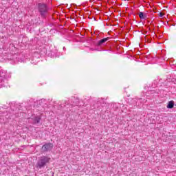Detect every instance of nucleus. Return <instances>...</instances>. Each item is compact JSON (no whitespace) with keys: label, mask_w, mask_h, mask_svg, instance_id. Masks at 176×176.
Segmentation results:
<instances>
[{"label":"nucleus","mask_w":176,"mask_h":176,"mask_svg":"<svg viewBox=\"0 0 176 176\" xmlns=\"http://www.w3.org/2000/svg\"><path fill=\"white\" fill-rule=\"evenodd\" d=\"M139 17H140V19H141V20L146 19V17H147L146 13H144L142 12H140L139 13Z\"/></svg>","instance_id":"nucleus-7"},{"label":"nucleus","mask_w":176,"mask_h":176,"mask_svg":"<svg viewBox=\"0 0 176 176\" xmlns=\"http://www.w3.org/2000/svg\"><path fill=\"white\" fill-rule=\"evenodd\" d=\"M6 80V79L5 78V76H0V83H1V85H0V87H2V84L3 83V82H5Z\"/></svg>","instance_id":"nucleus-9"},{"label":"nucleus","mask_w":176,"mask_h":176,"mask_svg":"<svg viewBox=\"0 0 176 176\" xmlns=\"http://www.w3.org/2000/svg\"><path fill=\"white\" fill-rule=\"evenodd\" d=\"M140 100V101H141V100H142V98H140V99H139Z\"/></svg>","instance_id":"nucleus-12"},{"label":"nucleus","mask_w":176,"mask_h":176,"mask_svg":"<svg viewBox=\"0 0 176 176\" xmlns=\"http://www.w3.org/2000/svg\"><path fill=\"white\" fill-rule=\"evenodd\" d=\"M51 158L48 156H41L37 162L36 166L38 168H43L48 163H50Z\"/></svg>","instance_id":"nucleus-1"},{"label":"nucleus","mask_w":176,"mask_h":176,"mask_svg":"<svg viewBox=\"0 0 176 176\" xmlns=\"http://www.w3.org/2000/svg\"><path fill=\"white\" fill-rule=\"evenodd\" d=\"M8 119H10V114L8 113V112L0 111V120L6 122Z\"/></svg>","instance_id":"nucleus-4"},{"label":"nucleus","mask_w":176,"mask_h":176,"mask_svg":"<svg viewBox=\"0 0 176 176\" xmlns=\"http://www.w3.org/2000/svg\"><path fill=\"white\" fill-rule=\"evenodd\" d=\"M108 41H109V37L102 38L98 42L97 46H102V45H104L105 42H108Z\"/></svg>","instance_id":"nucleus-5"},{"label":"nucleus","mask_w":176,"mask_h":176,"mask_svg":"<svg viewBox=\"0 0 176 176\" xmlns=\"http://www.w3.org/2000/svg\"><path fill=\"white\" fill-rule=\"evenodd\" d=\"M144 102H146V100H144Z\"/></svg>","instance_id":"nucleus-11"},{"label":"nucleus","mask_w":176,"mask_h":176,"mask_svg":"<svg viewBox=\"0 0 176 176\" xmlns=\"http://www.w3.org/2000/svg\"><path fill=\"white\" fill-rule=\"evenodd\" d=\"M167 108H168L169 109H172V108H174V101H169L167 104Z\"/></svg>","instance_id":"nucleus-8"},{"label":"nucleus","mask_w":176,"mask_h":176,"mask_svg":"<svg viewBox=\"0 0 176 176\" xmlns=\"http://www.w3.org/2000/svg\"><path fill=\"white\" fill-rule=\"evenodd\" d=\"M38 12L41 17H43V19H45L49 12V7H47L46 4L41 3L38 4Z\"/></svg>","instance_id":"nucleus-2"},{"label":"nucleus","mask_w":176,"mask_h":176,"mask_svg":"<svg viewBox=\"0 0 176 176\" xmlns=\"http://www.w3.org/2000/svg\"><path fill=\"white\" fill-rule=\"evenodd\" d=\"M159 16H160V17H163V16H164V14H163V12H160Z\"/></svg>","instance_id":"nucleus-10"},{"label":"nucleus","mask_w":176,"mask_h":176,"mask_svg":"<svg viewBox=\"0 0 176 176\" xmlns=\"http://www.w3.org/2000/svg\"><path fill=\"white\" fill-rule=\"evenodd\" d=\"M52 149H53V144L52 143H46L45 144H44L42 148H41V152H43V153H46V152H49L50 151H51Z\"/></svg>","instance_id":"nucleus-3"},{"label":"nucleus","mask_w":176,"mask_h":176,"mask_svg":"<svg viewBox=\"0 0 176 176\" xmlns=\"http://www.w3.org/2000/svg\"><path fill=\"white\" fill-rule=\"evenodd\" d=\"M33 124H36L38 123H40L41 122V117L40 116H36L34 118H32Z\"/></svg>","instance_id":"nucleus-6"}]
</instances>
